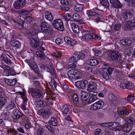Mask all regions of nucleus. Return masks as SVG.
I'll use <instances>...</instances> for the list:
<instances>
[{
  "instance_id": "nucleus-23",
  "label": "nucleus",
  "mask_w": 135,
  "mask_h": 135,
  "mask_svg": "<svg viewBox=\"0 0 135 135\" xmlns=\"http://www.w3.org/2000/svg\"><path fill=\"white\" fill-rule=\"evenodd\" d=\"M98 61L95 59H89L86 61L87 64L91 66H96L98 64Z\"/></svg>"
},
{
  "instance_id": "nucleus-12",
  "label": "nucleus",
  "mask_w": 135,
  "mask_h": 135,
  "mask_svg": "<svg viewBox=\"0 0 135 135\" xmlns=\"http://www.w3.org/2000/svg\"><path fill=\"white\" fill-rule=\"evenodd\" d=\"M51 112V111L50 110H47L45 111L44 109H41L38 111V113L39 115L44 117H46L49 115Z\"/></svg>"
},
{
  "instance_id": "nucleus-24",
  "label": "nucleus",
  "mask_w": 135,
  "mask_h": 135,
  "mask_svg": "<svg viewBox=\"0 0 135 135\" xmlns=\"http://www.w3.org/2000/svg\"><path fill=\"white\" fill-rule=\"evenodd\" d=\"M33 10V9H31L29 10H26L23 9H22L19 11H18V10L16 11L14 10V11L17 12H18L19 13L23 14L26 15H29Z\"/></svg>"
},
{
  "instance_id": "nucleus-62",
  "label": "nucleus",
  "mask_w": 135,
  "mask_h": 135,
  "mask_svg": "<svg viewBox=\"0 0 135 135\" xmlns=\"http://www.w3.org/2000/svg\"><path fill=\"white\" fill-rule=\"evenodd\" d=\"M36 73H37L39 70V68L36 64L31 68Z\"/></svg>"
},
{
  "instance_id": "nucleus-22",
  "label": "nucleus",
  "mask_w": 135,
  "mask_h": 135,
  "mask_svg": "<svg viewBox=\"0 0 135 135\" xmlns=\"http://www.w3.org/2000/svg\"><path fill=\"white\" fill-rule=\"evenodd\" d=\"M39 51H36V55L40 58L43 59L44 58V54L43 53L44 51L45 50V49L43 47L39 49Z\"/></svg>"
},
{
  "instance_id": "nucleus-1",
  "label": "nucleus",
  "mask_w": 135,
  "mask_h": 135,
  "mask_svg": "<svg viewBox=\"0 0 135 135\" xmlns=\"http://www.w3.org/2000/svg\"><path fill=\"white\" fill-rule=\"evenodd\" d=\"M83 33L82 38L87 41H89L93 39V36L92 34H94L95 31L93 29L89 30H82L81 31Z\"/></svg>"
},
{
  "instance_id": "nucleus-57",
  "label": "nucleus",
  "mask_w": 135,
  "mask_h": 135,
  "mask_svg": "<svg viewBox=\"0 0 135 135\" xmlns=\"http://www.w3.org/2000/svg\"><path fill=\"white\" fill-rule=\"evenodd\" d=\"M55 42L57 45H60L63 43L62 39L60 38H58L55 40Z\"/></svg>"
},
{
  "instance_id": "nucleus-58",
  "label": "nucleus",
  "mask_w": 135,
  "mask_h": 135,
  "mask_svg": "<svg viewBox=\"0 0 135 135\" xmlns=\"http://www.w3.org/2000/svg\"><path fill=\"white\" fill-rule=\"evenodd\" d=\"M121 24H116L114 26V30H115L118 31L120 28Z\"/></svg>"
},
{
  "instance_id": "nucleus-49",
  "label": "nucleus",
  "mask_w": 135,
  "mask_h": 135,
  "mask_svg": "<svg viewBox=\"0 0 135 135\" xmlns=\"http://www.w3.org/2000/svg\"><path fill=\"white\" fill-rule=\"evenodd\" d=\"M75 9L76 11L80 12L83 10V6L81 4H77L76 6Z\"/></svg>"
},
{
  "instance_id": "nucleus-9",
  "label": "nucleus",
  "mask_w": 135,
  "mask_h": 135,
  "mask_svg": "<svg viewBox=\"0 0 135 135\" xmlns=\"http://www.w3.org/2000/svg\"><path fill=\"white\" fill-rule=\"evenodd\" d=\"M88 84L86 80L79 81L75 82V85L79 89H85L86 88V85Z\"/></svg>"
},
{
  "instance_id": "nucleus-59",
  "label": "nucleus",
  "mask_w": 135,
  "mask_h": 135,
  "mask_svg": "<svg viewBox=\"0 0 135 135\" xmlns=\"http://www.w3.org/2000/svg\"><path fill=\"white\" fill-rule=\"evenodd\" d=\"M1 67L4 70L6 71H8L10 68L8 66L5 64L1 66Z\"/></svg>"
},
{
  "instance_id": "nucleus-27",
  "label": "nucleus",
  "mask_w": 135,
  "mask_h": 135,
  "mask_svg": "<svg viewBox=\"0 0 135 135\" xmlns=\"http://www.w3.org/2000/svg\"><path fill=\"white\" fill-rule=\"evenodd\" d=\"M74 69H71L68 71L67 73L68 76L70 80H72L74 79Z\"/></svg>"
},
{
  "instance_id": "nucleus-46",
  "label": "nucleus",
  "mask_w": 135,
  "mask_h": 135,
  "mask_svg": "<svg viewBox=\"0 0 135 135\" xmlns=\"http://www.w3.org/2000/svg\"><path fill=\"white\" fill-rule=\"evenodd\" d=\"M126 86V89L130 90L133 88L134 85L132 82L127 81Z\"/></svg>"
},
{
  "instance_id": "nucleus-20",
  "label": "nucleus",
  "mask_w": 135,
  "mask_h": 135,
  "mask_svg": "<svg viewBox=\"0 0 135 135\" xmlns=\"http://www.w3.org/2000/svg\"><path fill=\"white\" fill-rule=\"evenodd\" d=\"M13 114H14V118L15 119L19 118L22 115V114L17 109L14 110Z\"/></svg>"
},
{
  "instance_id": "nucleus-47",
  "label": "nucleus",
  "mask_w": 135,
  "mask_h": 135,
  "mask_svg": "<svg viewBox=\"0 0 135 135\" xmlns=\"http://www.w3.org/2000/svg\"><path fill=\"white\" fill-rule=\"evenodd\" d=\"M62 17L66 21H69L71 18V15L68 13L62 16Z\"/></svg>"
},
{
  "instance_id": "nucleus-15",
  "label": "nucleus",
  "mask_w": 135,
  "mask_h": 135,
  "mask_svg": "<svg viewBox=\"0 0 135 135\" xmlns=\"http://www.w3.org/2000/svg\"><path fill=\"white\" fill-rule=\"evenodd\" d=\"M23 2H22L21 0H17L13 4L15 8L16 9H18L24 7L26 4H24V5H23Z\"/></svg>"
},
{
  "instance_id": "nucleus-8",
  "label": "nucleus",
  "mask_w": 135,
  "mask_h": 135,
  "mask_svg": "<svg viewBox=\"0 0 135 135\" xmlns=\"http://www.w3.org/2000/svg\"><path fill=\"white\" fill-rule=\"evenodd\" d=\"M104 105V103L102 101L99 100L91 105L90 107V109L93 110H97L102 109Z\"/></svg>"
},
{
  "instance_id": "nucleus-56",
  "label": "nucleus",
  "mask_w": 135,
  "mask_h": 135,
  "mask_svg": "<svg viewBox=\"0 0 135 135\" xmlns=\"http://www.w3.org/2000/svg\"><path fill=\"white\" fill-rule=\"evenodd\" d=\"M15 25L17 28L20 29H22L23 27V23H20L17 22L16 23Z\"/></svg>"
},
{
  "instance_id": "nucleus-7",
  "label": "nucleus",
  "mask_w": 135,
  "mask_h": 135,
  "mask_svg": "<svg viewBox=\"0 0 135 135\" xmlns=\"http://www.w3.org/2000/svg\"><path fill=\"white\" fill-rule=\"evenodd\" d=\"M30 91L31 92V95L32 97H37L39 98L42 97V93L41 90L39 89L35 88H31L30 89Z\"/></svg>"
},
{
  "instance_id": "nucleus-63",
  "label": "nucleus",
  "mask_w": 135,
  "mask_h": 135,
  "mask_svg": "<svg viewBox=\"0 0 135 135\" xmlns=\"http://www.w3.org/2000/svg\"><path fill=\"white\" fill-rule=\"evenodd\" d=\"M126 82L125 83L124 82H122L120 84V87L123 89H126Z\"/></svg>"
},
{
  "instance_id": "nucleus-17",
  "label": "nucleus",
  "mask_w": 135,
  "mask_h": 135,
  "mask_svg": "<svg viewBox=\"0 0 135 135\" xmlns=\"http://www.w3.org/2000/svg\"><path fill=\"white\" fill-rule=\"evenodd\" d=\"M110 2L113 7L117 8H120L122 6V4L118 0H110Z\"/></svg>"
},
{
  "instance_id": "nucleus-54",
  "label": "nucleus",
  "mask_w": 135,
  "mask_h": 135,
  "mask_svg": "<svg viewBox=\"0 0 135 135\" xmlns=\"http://www.w3.org/2000/svg\"><path fill=\"white\" fill-rule=\"evenodd\" d=\"M80 18V16L77 13L74 14L73 16V19L77 22H78Z\"/></svg>"
},
{
  "instance_id": "nucleus-51",
  "label": "nucleus",
  "mask_w": 135,
  "mask_h": 135,
  "mask_svg": "<svg viewBox=\"0 0 135 135\" xmlns=\"http://www.w3.org/2000/svg\"><path fill=\"white\" fill-rule=\"evenodd\" d=\"M100 3L102 4L103 6H105L107 7H108L109 5L108 0H100Z\"/></svg>"
},
{
  "instance_id": "nucleus-50",
  "label": "nucleus",
  "mask_w": 135,
  "mask_h": 135,
  "mask_svg": "<svg viewBox=\"0 0 135 135\" xmlns=\"http://www.w3.org/2000/svg\"><path fill=\"white\" fill-rule=\"evenodd\" d=\"M16 105L13 102L11 103L9 105L7 106L6 107V109L7 110H9L12 109L13 108L15 107Z\"/></svg>"
},
{
  "instance_id": "nucleus-44",
  "label": "nucleus",
  "mask_w": 135,
  "mask_h": 135,
  "mask_svg": "<svg viewBox=\"0 0 135 135\" xmlns=\"http://www.w3.org/2000/svg\"><path fill=\"white\" fill-rule=\"evenodd\" d=\"M34 20V18L31 17L27 16L25 18L24 20V21L25 22L27 23H30L32 22Z\"/></svg>"
},
{
  "instance_id": "nucleus-25",
  "label": "nucleus",
  "mask_w": 135,
  "mask_h": 135,
  "mask_svg": "<svg viewBox=\"0 0 135 135\" xmlns=\"http://www.w3.org/2000/svg\"><path fill=\"white\" fill-rule=\"evenodd\" d=\"M126 26L129 29H130L132 27H135V19L129 21L128 23L126 25Z\"/></svg>"
},
{
  "instance_id": "nucleus-41",
  "label": "nucleus",
  "mask_w": 135,
  "mask_h": 135,
  "mask_svg": "<svg viewBox=\"0 0 135 135\" xmlns=\"http://www.w3.org/2000/svg\"><path fill=\"white\" fill-rule=\"evenodd\" d=\"M74 79H76L80 78L81 76V74L79 72L74 69Z\"/></svg>"
},
{
  "instance_id": "nucleus-38",
  "label": "nucleus",
  "mask_w": 135,
  "mask_h": 135,
  "mask_svg": "<svg viewBox=\"0 0 135 135\" xmlns=\"http://www.w3.org/2000/svg\"><path fill=\"white\" fill-rule=\"evenodd\" d=\"M2 55H3L4 56L7 57V56H8L12 60H13L14 57L9 52L6 51H4L3 54Z\"/></svg>"
},
{
  "instance_id": "nucleus-53",
  "label": "nucleus",
  "mask_w": 135,
  "mask_h": 135,
  "mask_svg": "<svg viewBox=\"0 0 135 135\" xmlns=\"http://www.w3.org/2000/svg\"><path fill=\"white\" fill-rule=\"evenodd\" d=\"M114 73L115 75L116 78L117 79H118L120 77L121 75L122 74V73L117 70L115 71Z\"/></svg>"
},
{
  "instance_id": "nucleus-26",
  "label": "nucleus",
  "mask_w": 135,
  "mask_h": 135,
  "mask_svg": "<svg viewBox=\"0 0 135 135\" xmlns=\"http://www.w3.org/2000/svg\"><path fill=\"white\" fill-rule=\"evenodd\" d=\"M124 120L125 122L129 124H133L135 122L134 118L130 117L126 118Z\"/></svg>"
},
{
  "instance_id": "nucleus-61",
  "label": "nucleus",
  "mask_w": 135,
  "mask_h": 135,
  "mask_svg": "<svg viewBox=\"0 0 135 135\" xmlns=\"http://www.w3.org/2000/svg\"><path fill=\"white\" fill-rule=\"evenodd\" d=\"M63 65L60 62H57L56 65V67L57 69L59 70L61 69H62Z\"/></svg>"
},
{
  "instance_id": "nucleus-18",
  "label": "nucleus",
  "mask_w": 135,
  "mask_h": 135,
  "mask_svg": "<svg viewBox=\"0 0 135 135\" xmlns=\"http://www.w3.org/2000/svg\"><path fill=\"white\" fill-rule=\"evenodd\" d=\"M81 99L83 103H85L88 99V94L87 92L82 91L80 92Z\"/></svg>"
},
{
  "instance_id": "nucleus-30",
  "label": "nucleus",
  "mask_w": 135,
  "mask_h": 135,
  "mask_svg": "<svg viewBox=\"0 0 135 135\" xmlns=\"http://www.w3.org/2000/svg\"><path fill=\"white\" fill-rule=\"evenodd\" d=\"M49 123L50 125L54 126H57L58 124L57 119L55 118H52L49 121Z\"/></svg>"
},
{
  "instance_id": "nucleus-34",
  "label": "nucleus",
  "mask_w": 135,
  "mask_h": 135,
  "mask_svg": "<svg viewBox=\"0 0 135 135\" xmlns=\"http://www.w3.org/2000/svg\"><path fill=\"white\" fill-rule=\"evenodd\" d=\"M120 42L124 45H130L131 44L132 42L130 40L122 39L120 41Z\"/></svg>"
},
{
  "instance_id": "nucleus-43",
  "label": "nucleus",
  "mask_w": 135,
  "mask_h": 135,
  "mask_svg": "<svg viewBox=\"0 0 135 135\" xmlns=\"http://www.w3.org/2000/svg\"><path fill=\"white\" fill-rule=\"evenodd\" d=\"M44 132V129L41 126H39L37 129L36 133L37 135H43Z\"/></svg>"
},
{
  "instance_id": "nucleus-64",
  "label": "nucleus",
  "mask_w": 135,
  "mask_h": 135,
  "mask_svg": "<svg viewBox=\"0 0 135 135\" xmlns=\"http://www.w3.org/2000/svg\"><path fill=\"white\" fill-rule=\"evenodd\" d=\"M127 99L128 100L131 102L134 99V96L132 94L129 95L127 97Z\"/></svg>"
},
{
  "instance_id": "nucleus-21",
  "label": "nucleus",
  "mask_w": 135,
  "mask_h": 135,
  "mask_svg": "<svg viewBox=\"0 0 135 135\" xmlns=\"http://www.w3.org/2000/svg\"><path fill=\"white\" fill-rule=\"evenodd\" d=\"M70 25L72 27L73 32L76 33H77L79 32V28L78 26L74 23H70Z\"/></svg>"
},
{
  "instance_id": "nucleus-37",
  "label": "nucleus",
  "mask_w": 135,
  "mask_h": 135,
  "mask_svg": "<svg viewBox=\"0 0 135 135\" xmlns=\"http://www.w3.org/2000/svg\"><path fill=\"white\" fill-rule=\"evenodd\" d=\"M26 61L31 68L36 64L33 58H32L30 60H27Z\"/></svg>"
},
{
  "instance_id": "nucleus-32",
  "label": "nucleus",
  "mask_w": 135,
  "mask_h": 135,
  "mask_svg": "<svg viewBox=\"0 0 135 135\" xmlns=\"http://www.w3.org/2000/svg\"><path fill=\"white\" fill-rule=\"evenodd\" d=\"M123 129L125 132H129L131 130V127L128 124H124L123 126Z\"/></svg>"
},
{
  "instance_id": "nucleus-29",
  "label": "nucleus",
  "mask_w": 135,
  "mask_h": 135,
  "mask_svg": "<svg viewBox=\"0 0 135 135\" xmlns=\"http://www.w3.org/2000/svg\"><path fill=\"white\" fill-rule=\"evenodd\" d=\"M61 110L63 113L67 114L70 110L69 106L67 105H65L62 106Z\"/></svg>"
},
{
  "instance_id": "nucleus-4",
  "label": "nucleus",
  "mask_w": 135,
  "mask_h": 135,
  "mask_svg": "<svg viewBox=\"0 0 135 135\" xmlns=\"http://www.w3.org/2000/svg\"><path fill=\"white\" fill-rule=\"evenodd\" d=\"M41 29L43 33L47 34H50L51 32L50 28V25L46 21L42 22L40 25Z\"/></svg>"
},
{
  "instance_id": "nucleus-14",
  "label": "nucleus",
  "mask_w": 135,
  "mask_h": 135,
  "mask_svg": "<svg viewBox=\"0 0 135 135\" xmlns=\"http://www.w3.org/2000/svg\"><path fill=\"white\" fill-rule=\"evenodd\" d=\"M97 84L96 82L95 81H90L88 84L87 88V90L93 91L97 89Z\"/></svg>"
},
{
  "instance_id": "nucleus-28",
  "label": "nucleus",
  "mask_w": 135,
  "mask_h": 135,
  "mask_svg": "<svg viewBox=\"0 0 135 135\" xmlns=\"http://www.w3.org/2000/svg\"><path fill=\"white\" fill-rule=\"evenodd\" d=\"M11 45L12 46L19 48L21 47V44L18 41L13 40L11 41Z\"/></svg>"
},
{
  "instance_id": "nucleus-48",
  "label": "nucleus",
  "mask_w": 135,
  "mask_h": 135,
  "mask_svg": "<svg viewBox=\"0 0 135 135\" xmlns=\"http://www.w3.org/2000/svg\"><path fill=\"white\" fill-rule=\"evenodd\" d=\"M119 113L121 115H128L129 113V110L127 109H123L119 111Z\"/></svg>"
},
{
  "instance_id": "nucleus-13",
  "label": "nucleus",
  "mask_w": 135,
  "mask_h": 135,
  "mask_svg": "<svg viewBox=\"0 0 135 135\" xmlns=\"http://www.w3.org/2000/svg\"><path fill=\"white\" fill-rule=\"evenodd\" d=\"M46 69L47 71L49 72L52 76L54 78H56V75L53 66L51 63H49V65L47 66Z\"/></svg>"
},
{
  "instance_id": "nucleus-55",
  "label": "nucleus",
  "mask_w": 135,
  "mask_h": 135,
  "mask_svg": "<svg viewBox=\"0 0 135 135\" xmlns=\"http://www.w3.org/2000/svg\"><path fill=\"white\" fill-rule=\"evenodd\" d=\"M54 55L56 57H59L61 55V53L59 51L56 50L54 52Z\"/></svg>"
},
{
  "instance_id": "nucleus-40",
  "label": "nucleus",
  "mask_w": 135,
  "mask_h": 135,
  "mask_svg": "<svg viewBox=\"0 0 135 135\" xmlns=\"http://www.w3.org/2000/svg\"><path fill=\"white\" fill-rule=\"evenodd\" d=\"M108 24L107 23L103 22L101 25V28L103 31H108V28L109 27V26H108Z\"/></svg>"
},
{
  "instance_id": "nucleus-31",
  "label": "nucleus",
  "mask_w": 135,
  "mask_h": 135,
  "mask_svg": "<svg viewBox=\"0 0 135 135\" xmlns=\"http://www.w3.org/2000/svg\"><path fill=\"white\" fill-rule=\"evenodd\" d=\"M87 13L89 16L90 17L93 16L95 17V16L98 17L99 15V14L97 13L96 12L92 11L91 10H88Z\"/></svg>"
},
{
  "instance_id": "nucleus-16",
  "label": "nucleus",
  "mask_w": 135,
  "mask_h": 135,
  "mask_svg": "<svg viewBox=\"0 0 135 135\" xmlns=\"http://www.w3.org/2000/svg\"><path fill=\"white\" fill-rule=\"evenodd\" d=\"M64 39L66 44L72 46L75 45L77 42L76 41L70 38L68 36L65 37L64 38Z\"/></svg>"
},
{
  "instance_id": "nucleus-5",
  "label": "nucleus",
  "mask_w": 135,
  "mask_h": 135,
  "mask_svg": "<svg viewBox=\"0 0 135 135\" xmlns=\"http://www.w3.org/2000/svg\"><path fill=\"white\" fill-rule=\"evenodd\" d=\"M52 25L54 27L59 31H62L64 30V26L62 20L57 19L54 21Z\"/></svg>"
},
{
  "instance_id": "nucleus-52",
  "label": "nucleus",
  "mask_w": 135,
  "mask_h": 135,
  "mask_svg": "<svg viewBox=\"0 0 135 135\" xmlns=\"http://www.w3.org/2000/svg\"><path fill=\"white\" fill-rule=\"evenodd\" d=\"M73 102L74 104H77L79 100V98L77 94H74L73 97Z\"/></svg>"
},
{
  "instance_id": "nucleus-35",
  "label": "nucleus",
  "mask_w": 135,
  "mask_h": 135,
  "mask_svg": "<svg viewBox=\"0 0 135 135\" xmlns=\"http://www.w3.org/2000/svg\"><path fill=\"white\" fill-rule=\"evenodd\" d=\"M45 17L46 19L50 21H52L54 17L52 14L49 12L46 13Z\"/></svg>"
},
{
  "instance_id": "nucleus-60",
  "label": "nucleus",
  "mask_w": 135,
  "mask_h": 135,
  "mask_svg": "<svg viewBox=\"0 0 135 135\" xmlns=\"http://www.w3.org/2000/svg\"><path fill=\"white\" fill-rule=\"evenodd\" d=\"M8 75H16V73L15 71L13 70L10 69L8 71Z\"/></svg>"
},
{
  "instance_id": "nucleus-39",
  "label": "nucleus",
  "mask_w": 135,
  "mask_h": 135,
  "mask_svg": "<svg viewBox=\"0 0 135 135\" xmlns=\"http://www.w3.org/2000/svg\"><path fill=\"white\" fill-rule=\"evenodd\" d=\"M37 105L40 107H43L47 105L46 102L41 100L37 101Z\"/></svg>"
},
{
  "instance_id": "nucleus-42",
  "label": "nucleus",
  "mask_w": 135,
  "mask_h": 135,
  "mask_svg": "<svg viewBox=\"0 0 135 135\" xmlns=\"http://www.w3.org/2000/svg\"><path fill=\"white\" fill-rule=\"evenodd\" d=\"M1 57L3 58L2 60H3L6 64L9 65L12 64V61L10 59H8V57L4 56L3 55H1Z\"/></svg>"
},
{
  "instance_id": "nucleus-11",
  "label": "nucleus",
  "mask_w": 135,
  "mask_h": 135,
  "mask_svg": "<svg viewBox=\"0 0 135 135\" xmlns=\"http://www.w3.org/2000/svg\"><path fill=\"white\" fill-rule=\"evenodd\" d=\"M109 126V128H112L114 130L119 131L121 129L120 125L119 123L115 122L109 123V124L107 125Z\"/></svg>"
},
{
  "instance_id": "nucleus-33",
  "label": "nucleus",
  "mask_w": 135,
  "mask_h": 135,
  "mask_svg": "<svg viewBox=\"0 0 135 135\" xmlns=\"http://www.w3.org/2000/svg\"><path fill=\"white\" fill-rule=\"evenodd\" d=\"M93 94L92 92H90L89 93V94L91 95L88 101V103L89 104L91 103L97 99V98L96 97V95H93Z\"/></svg>"
},
{
  "instance_id": "nucleus-10",
  "label": "nucleus",
  "mask_w": 135,
  "mask_h": 135,
  "mask_svg": "<svg viewBox=\"0 0 135 135\" xmlns=\"http://www.w3.org/2000/svg\"><path fill=\"white\" fill-rule=\"evenodd\" d=\"M74 60L77 62L79 59H83L85 57V55L83 53H80L78 52H75L73 56Z\"/></svg>"
},
{
  "instance_id": "nucleus-3",
  "label": "nucleus",
  "mask_w": 135,
  "mask_h": 135,
  "mask_svg": "<svg viewBox=\"0 0 135 135\" xmlns=\"http://www.w3.org/2000/svg\"><path fill=\"white\" fill-rule=\"evenodd\" d=\"M109 53V56L112 60L115 62L121 61L120 54L118 51H112Z\"/></svg>"
},
{
  "instance_id": "nucleus-2",
  "label": "nucleus",
  "mask_w": 135,
  "mask_h": 135,
  "mask_svg": "<svg viewBox=\"0 0 135 135\" xmlns=\"http://www.w3.org/2000/svg\"><path fill=\"white\" fill-rule=\"evenodd\" d=\"M104 67L102 68L104 72L103 78L107 80L109 79L110 77V75L112 73L114 69L106 64L104 65Z\"/></svg>"
},
{
  "instance_id": "nucleus-36",
  "label": "nucleus",
  "mask_w": 135,
  "mask_h": 135,
  "mask_svg": "<svg viewBox=\"0 0 135 135\" xmlns=\"http://www.w3.org/2000/svg\"><path fill=\"white\" fill-rule=\"evenodd\" d=\"M7 103V101L5 98L0 97V108L4 106Z\"/></svg>"
},
{
  "instance_id": "nucleus-19",
  "label": "nucleus",
  "mask_w": 135,
  "mask_h": 135,
  "mask_svg": "<svg viewBox=\"0 0 135 135\" xmlns=\"http://www.w3.org/2000/svg\"><path fill=\"white\" fill-rule=\"evenodd\" d=\"M4 81L6 83L11 86H14L17 81V79H5Z\"/></svg>"
},
{
  "instance_id": "nucleus-45",
  "label": "nucleus",
  "mask_w": 135,
  "mask_h": 135,
  "mask_svg": "<svg viewBox=\"0 0 135 135\" xmlns=\"http://www.w3.org/2000/svg\"><path fill=\"white\" fill-rule=\"evenodd\" d=\"M108 99L112 103L115 101L116 97L114 94L112 93H110L108 95Z\"/></svg>"
},
{
  "instance_id": "nucleus-6",
  "label": "nucleus",
  "mask_w": 135,
  "mask_h": 135,
  "mask_svg": "<svg viewBox=\"0 0 135 135\" xmlns=\"http://www.w3.org/2000/svg\"><path fill=\"white\" fill-rule=\"evenodd\" d=\"M30 44L31 47L35 49L38 50L42 47V45H40L39 40L31 38L30 40Z\"/></svg>"
}]
</instances>
